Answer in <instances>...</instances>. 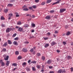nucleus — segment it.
Instances as JSON below:
<instances>
[{
    "mask_svg": "<svg viewBox=\"0 0 73 73\" xmlns=\"http://www.w3.org/2000/svg\"><path fill=\"white\" fill-rule=\"evenodd\" d=\"M8 44H12V42H11V40H8Z\"/></svg>",
    "mask_w": 73,
    "mask_h": 73,
    "instance_id": "dca6fc26",
    "label": "nucleus"
},
{
    "mask_svg": "<svg viewBox=\"0 0 73 73\" xmlns=\"http://www.w3.org/2000/svg\"><path fill=\"white\" fill-rule=\"evenodd\" d=\"M19 54V51H16L15 52V54L16 55H18Z\"/></svg>",
    "mask_w": 73,
    "mask_h": 73,
    "instance_id": "c85d7f7f",
    "label": "nucleus"
},
{
    "mask_svg": "<svg viewBox=\"0 0 73 73\" xmlns=\"http://www.w3.org/2000/svg\"><path fill=\"white\" fill-rule=\"evenodd\" d=\"M29 10V9H27V8H24V9H23V11H27Z\"/></svg>",
    "mask_w": 73,
    "mask_h": 73,
    "instance_id": "c756f323",
    "label": "nucleus"
},
{
    "mask_svg": "<svg viewBox=\"0 0 73 73\" xmlns=\"http://www.w3.org/2000/svg\"><path fill=\"white\" fill-rule=\"evenodd\" d=\"M25 44H29V42L28 41H26L25 42Z\"/></svg>",
    "mask_w": 73,
    "mask_h": 73,
    "instance_id": "4d7b16f0",
    "label": "nucleus"
},
{
    "mask_svg": "<svg viewBox=\"0 0 73 73\" xmlns=\"http://www.w3.org/2000/svg\"><path fill=\"white\" fill-rule=\"evenodd\" d=\"M46 19L47 20H49L50 19V17L49 16H48L46 17Z\"/></svg>",
    "mask_w": 73,
    "mask_h": 73,
    "instance_id": "1a4fd4ad",
    "label": "nucleus"
},
{
    "mask_svg": "<svg viewBox=\"0 0 73 73\" xmlns=\"http://www.w3.org/2000/svg\"><path fill=\"white\" fill-rule=\"evenodd\" d=\"M13 30H15V28H13V29H12V28H7L6 30V32L7 33H8L10 31H13Z\"/></svg>",
    "mask_w": 73,
    "mask_h": 73,
    "instance_id": "f257e3e1",
    "label": "nucleus"
},
{
    "mask_svg": "<svg viewBox=\"0 0 73 73\" xmlns=\"http://www.w3.org/2000/svg\"><path fill=\"white\" fill-rule=\"evenodd\" d=\"M65 11H66L65 9H60V13H62V12H64Z\"/></svg>",
    "mask_w": 73,
    "mask_h": 73,
    "instance_id": "20e7f679",
    "label": "nucleus"
},
{
    "mask_svg": "<svg viewBox=\"0 0 73 73\" xmlns=\"http://www.w3.org/2000/svg\"><path fill=\"white\" fill-rule=\"evenodd\" d=\"M9 58V56H7L6 58L4 59L5 60H8Z\"/></svg>",
    "mask_w": 73,
    "mask_h": 73,
    "instance_id": "4be33fe9",
    "label": "nucleus"
},
{
    "mask_svg": "<svg viewBox=\"0 0 73 73\" xmlns=\"http://www.w3.org/2000/svg\"><path fill=\"white\" fill-rule=\"evenodd\" d=\"M49 69H52V68H53V67L52 66H49Z\"/></svg>",
    "mask_w": 73,
    "mask_h": 73,
    "instance_id": "8fccbe9b",
    "label": "nucleus"
},
{
    "mask_svg": "<svg viewBox=\"0 0 73 73\" xmlns=\"http://www.w3.org/2000/svg\"><path fill=\"white\" fill-rule=\"evenodd\" d=\"M36 67L38 69H40L41 68V66L39 65H37Z\"/></svg>",
    "mask_w": 73,
    "mask_h": 73,
    "instance_id": "b1692460",
    "label": "nucleus"
},
{
    "mask_svg": "<svg viewBox=\"0 0 73 73\" xmlns=\"http://www.w3.org/2000/svg\"><path fill=\"white\" fill-rule=\"evenodd\" d=\"M70 32L69 31H68L66 35V36H69V35H70Z\"/></svg>",
    "mask_w": 73,
    "mask_h": 73,
    "instance_id": "a211bd4d",
    "label": "nucleus"
},
{
    "mask_svg": "<svg viewBox=\"0 0 73 73\" xmlns=\"http://www.w3.org/2000/svg\"><path fill=\"white\" fill-rule=\"evenodd\" d=\"M31 26L33 28H35V27H36V25H35V24L33 23H32L31 24Z\"/></svg>",
    "mask_w": 73,
    "mask_h": 73,
    "instance_id": "9d476101",
    "label": "nucleus"
},
{
    "mask_svg": "<svg viewBox=\"0 0 73 73\" xmlns=\"http://www.w3.org/2000/svg\"><path fill=\"white\" fill-rule=\"evenodd\" d=\"M13 43L14 44V45H18L17 42L16 41H14L13 42Z\"/></svg>",
    "mask_w": 73,
    "mask_h": 73,
    "instance_id": "2eb2a0df",
    "label": "nucleus"
},
{
    "mask_svg": "<svg viewBox=\"0 0 73 73\" xmlns=\"http://www.w3.org/2000/svg\"><path fill=\"white\" fill-rule=\"evenodd\" d=\"M1 26L2 27H5V25H4V24L2 23L1 25Z\"/></svg>",
    "mask_w": 73,
    "mask_h": 73,
    "instance_id": "13d9d810",
    "label": "nucleus"
},
{
    "mask_svg": "<svg viewBox=\"0 0 73 73\" xmlns=\"http://www.w3.org/2000/svg\"><path fill=\"white\" fill-rule=\"evenodd\" d=\"M7 6L8 7H12V6H13V5H12V4H9L7 5Z\"/></svg>",
    "mask_w": 73,
    "mask_h": 73,
    "instance_id": "393cba45",
    "label": "nucleus"
},
{
    "mask_svg": "<svg viewBox=\"0 0 73 73\" xmlns=\"http://www.w3.org/2000/svg\"><path fill=\"white\" fill-rule=\"evenodd\" d=\"M7 45L8 44H7V42H5L4 44H3V46H7Z\"/></svg>",
    "mask_w": 73,
    "mask_h": 73,
    "instance_id": "4468645a",
    "label": "nucleus"
},
{
    "mask_svg": "<svg viewBox=\"0 0 73 73\" xmlns=\"http://www.w3.org/2000/svg\"><path fill=\"white\" fill-rule=\"evenodd\" d=\"M32 7L33 8H34V9H36V8L37 7V6H36V5H34L32 6Z\"/></svg>",
    "mask_w": 73,
    "mask_h": 73,
    "instance_id": "a878e982",
    "label": "nucleus"
},
{
    "mask_svg": "<svg viewBox=\"0 0 73 73\" xmlns=\"http://www.w3.org/2000/svg\"><path fill=\"white\" fill-rule=\"evenodd\" d=\"M32 63H33V64H36V61H33L32 62Z\"/></svg>",
    "mask_w": 73,
    "mask_h": 73,
    "instance_id": "ea45409f",
    "label": "nucleus"
},
{
    "mask_svg": "<svg viewBox=\"0 0 73 73\" xmlns=\"http://www.w3.org/2000/svg\"><path fill=\"white\" fill-rule=\"evenodd\" d=\"M3 51H4V52H5V51H6V49L3 48Z\"/></svg>",
    "mask_w": 73,
    "mask_h": 73,
    "instance_id": "6e6d98bb",
    "label": "nucleus"
},
{
    "mask_svg": "<svg viewBox=\"0 0 73 73\" xmlns=\"http://www.w3.org/2000/svg\"><path fill=\"white\" fill-rule=\"evenodd\" d=\"M22 23L20 21H19L17 23V25H21Z\"/></svg>",
    "mask_w": 73,
    "mask_h": 73,
    "instance_id": "5701e85b",
    "label": "nucleus"
},
{
    "mask_svg": "<svg viewBox=\"0 0 73 73\" xmlns=\"http://www.w3.org/2000/svg\"><path fill=\"white\" fill-rule=\"evenodd\" d=\"M62 72V69H60L58 70V73H61Z\"/></svg>",
    "mask_w": 73,
    "mask_h": 73,
    "instance_id": "bb28decb",
    "label": "nucleus"
},
{
    "mask_svg": "<svg viewBox=\"0 0 73 73\" xmlns=\"http://www.w3.org/2000/svg\"><path fill=\"white\" fill-rule=\"evenodd\" d=\"M26 64H27V63L25 62H24L23 63V64H22V65L23 66H24V65H26Z\"/></svg>",
    "mask_w": 73,
    "mask_h": 73,
    "instance_id": "f704fd0d",
    "label": "nucleus"
},
{
    "mask_svg": "<svg viewBox=\"0 0 73 73\" xmlns=\"http://www.w3.org/2000/svg\"><path fill=\"white\" fill-rule=\"evenodd\" d=\"M47 34L48 36H50V33H48Z\"/></svg>",
    "mask_w": 73,
    "mask_h": 73,
    "instance_id": "864d4df0",
    "label": "nucleus"
},
{
    "mask_svg": "<svg viewBox=\"0 0 73 73\" xmlns=\"http://www.w3.org/2000/svg\"><path fill=\"white\" fill-rule=\"evenodd\" d=\"M17 35V34L16 33H15L13 34V37H15Z\"/></svg>",
    "mask_w": 73,
    "mask_h": 73,
    "instance_id": "72a5a7b5",
    "label": "nucleus"
},
{
    "mask_svg": "<svg viewBox=\"0 0 73 73\" xmlns=\"http://www.w3.org/2000/svg\"><path fill=\"white\" fill-rule=\"evenodd\" d=\"M8 11V9H6L4 10V12L5 13H7Z\"/></svg>",
    "mask_w": 73,
    "mask_h": 73,
    "instance_id": "f3484780",
    "label": "nucleus"
},
{
    "mask_svg": "<svg viewBox=\"0 0 73 73\" xmlns=\"http://www.w3.org/2000/svg\"><path fill=\"white\" fill-rule=\"evenodd\" d=\"M33 50H34V49H33V48H32L30 50V51L31 52H33Z\"/></svg>",
    "mask_w": 73,
    "mask_h": 73,
    "instance_id": "4c0bfd02",
    "label": "nucleus"
},
{
    "mask_svg": "<svg viewBox=\"0 0 73 73\" xmlns=\"http://www.w3.org/2000/svg\"><path fill=\"white\" fill-rule=\"evenodd\" d=\"M32 69L33 70V71H35V70H35V67H33L32 68Z\"/></svg>",
    "mask_w": 73,
    "mask_h": 73,
    "instance_id": "e433bc0d",
    "label": "nucleus"
},
{
    "mask_svg": "<svg viewBox=\"0 0 73 73\" xmlns=\"http://www.w3.org/2000/svg\"><path fill=\"white\" fill-rule=\"evenodd\" d=\"M49 73H54L53 71H50Z\"/></svg>",
    "mask_w": 73,
    "mask_h": 73,
    "instance_id": "774afa93",
    "label": "nucleus"
},
{
    "mask_svg": "<svg viewBox=\"0 0 73 73\" xmlns=\"http://www.w3.org/2000/svg\"><path fill=\"white\" fill-rule=\"evenodd\" d=\"M22 50L23 52H27L28 50L26 48H23V49Z\"/></svg>",
    "mask_w": 73,
    "mask_h": 73,
    "instance_id": "0eeeda50",
    "label": "nucleus"
},
{
    "mask_svg": "<svg viewBox=\"0 0 73 73\" xmlns=\"http://www.w3.org/2000/svg\"><path fill=\"white\" fill-rule=\"evenodd\" d=\"M45 4V2H42L41 3V5H44V4Z\"/></svg>",
    "mask_w": 73,
    "mask_h": 73,
    "instance_id": "2f4dec72",
    "label": "nucleus"
},
{
    "mask_svg": "<svg viewBox=\"0 0 73 73\" xmlns=\"http://www.w3.org/2000/svg\"><path fill=\"white\" fill-rule=\"evenodd\" d=\"M14 40H19V38L16 37L14 38Z\"/></svg>",
    "mask_w": 73,
    "mask_h": 73,
    "instance_id": "37998d69",
    "label": "nucleus"
},
{
    "mask_svg": "<svg viewBox=\"0 0 73 73\" xmlns=\"http://www.w3.org/2000/svg\"><path fill=\"white\" fill-rule=\"evenodd\" d=\"M24 27H25V28H28L29 27V25L27 24H25L24 26Z\"/></svg>",
    "mask_w": 73,
    "mask_h": 73,
    "instance_id": "6e6552de",
    "label": "nucleus"
},
{
    "mask_svg": "<svg viewBox=\"0 0 73 73\" xmlns=\"http://www.w3.org/2000/svg\"><path fill=\"white\" fill-rule=\"evenodd\" d=\"M61 0H59L57 2H55V3H54L52 4V5H54V4H58V3H60V1Z\"/></svg>",
    "mask_w": 73,
    "mask_h": 73,
    "instance_id": "423d86ee",
    "label": "nucleus"
},
{
    "mask_svg": "<svg viewBox=\"0 0 73 73\" xmlns=\"http://www.w3.org/2000/svg\"><path fill=\"white\" fill-rule=\"evenodd\" d=\"M26 70H27V71H30V69L28 68V67H27Z\"/></svg>",
    "mask_w": 73,
    "mask_h": 73,
    "instance_id": "473e14b6",
    "label": "nucleus"
},
{
    "mask_svg": "<svg viewBox=\"0 0 73 73\" xmlns=\"http://www.w3.org/2000/svg\"><path fill=\"white\" fill-rule=\"evenodd\" d=\"M23 28L21 27H19L18 30V31H20V32H21V31H23Z\"/></svg>",
    "mask_w": 73,
    "mask_h": 73,
    "instance_id": "39448f33",
    "label": "nucleus"
},
{
    "mask_svg": "<svg viewBox=\"0 0 73 73\" xmlns=\"http://www.w3.org/2000/svg\"><path fill=\"white\" fill-rule=\"evenodd\" d=\"M44 39L45 40H48V37L47 38H44Z\"/></svg>",
    "mask_w": 73,
    "mask_h": 73,
    "instance_id": "3c124183",
    "label": "nucleus"
},
{
    "mask_svg": "<svg viewBox=\"0 0 73 73\" xmlns=\"http://www.w3.org/2000/svg\"><path fill=\"white\" fill-rule=\"evenodd\" d=\"M32 18H35V15H32Z\"/></svg>",
    "mask_w": 73,
    "mask_h": 73,
    "instance_id": "5fc2aeb1",
    "label": "nucleus"
},
{
    "mask_svg": "<svg viewBox=\"0 0 73 73\" xmlns=\"http://www.w3.org/2000/svg\"><path fill=\"white\" fill-rule=\"evenodd\" d=\"M9 62H10L9 61H7L6 65H7V66H8L9 64Z\"/></svg>",
    "mask_w": 73,
    "mask_h": 73,
    "instance_id": "9b49d317",
    "label": "nucleus"
},
{
    "mask_svg": "<svg viewBox=\"0 0 73 73\" xmlns=\"http://www.w3.org/2000/svg\"><path fill=\"white\" fill-rule=\"evenodd\" d=\"M50 13H54V10H52V11H50Z\"/></svg>",
    "mask_w": 73,
    "mask_h": 73,
    "instance_id": "a19ab883",
    "label": "nucleus"
},
{
    "mask_svg": "<svg viewBox=\"0 0 73 73\" xmlns=\"http://www.w3.org/2000/svg\"><path fill=\"white\" fill-rule=\"evenodd\" d=\"M16 17H19V16H20V15H19L17 14V15H16Z\"/></svg>",
    "mask_w": 73,
    "mask_h": 73,
    "instance_id": "e2e57ef3",
    "label": "nucleus"
},
{
    "mask_svg": "<svg viewBox=\"0 0 73 73\" xmlns=\"http://www.w3.org/2000/svg\"><path fill=\"white\" fill-rule=\"evenodd\" d=\"M71 70L72 72H73V68H71Z\"/></svg>",
    "mask_w": 73,
    "mask_h": 73,
    "instance_id": "69168bd1",
    "label": "nucleus"
},
{
    "mask_svg": "<svg viewBox=\"0 0 73 73\" xmlns=\"http://www.w3.org/2000/svg\"><path fill=\"white\" fill-rule=\"evenodd\" d=\"M42 58L43 61H44L45 60V58L44 56H42Z\"/></svg>",
    "mask_w": 73,
    "mask_h": 73,
    "instance_id": "412c9836",
    "label": "nucleus"
},
{
    "mask_svg": "<svg viewBox=\"0 0 73 73\" xmlns=\"http://www.w3.org/2000/svg\"><path fill=\"white\" fill-rule=\"evenodd\" d=\"M52 60L51 59H49L48 60L47 62V63L48 64H50L52 63Z\"/></svg>",
    "mask_w": 73,
    "mask_h": 73,
    "instance_id": "7ed1b4c3",
    "label": "nucleus"
},
{
    "mask_svg": "<svg viewBox=\"0 0 73 73\" xmlns=\"http://www.w3.org/2000/svg\"><path fill=\"white\" fill-rule=\"evenodd\" d=\"M29 8L30 9H32V10H33V8L32 7H29Z\"/></svg>",
    "mask_w": 73,
    "mask_h": 73,
    "instance_id": "79ce46f5",
    "label": "nucleus"
},
{
    "mask_svg": "<svg viewBox=\"0 0 73 73\" xmlns=\"http://www.w3.org/2000/svg\"><path fill=\"white\" fill-rule=\"evenodd\" d=\"M56 28L58 30H60V29H61V27H57Z\"/></svg>",
    "mask_w": 73,
    "mask_h": 73,
    "instance_id": "c9c22d12",
    "label": "nucleus"
},
{
    "mask_svg": "<svg viewBox=\"0 0 73 73\" xmlns=\"http://www.w3.org/2000/svg\"><path fill=\"white\" fill-rule=\"evenodd\" d=\"M51 1L52 0H48L46 2V3H47V4H48V3H50Z\"/></svg>",
    "mask_w": 73,
    "mask_h": 73,
    "instance_id": "6ab92c4d",
    "label": "nucleus"
},
{
    "mask_svg": "<svg viewBox=\"0 0 73 73\" xmlns=\"http://www.w3.org/2000/svg\"><path fill=\"white\" fill-rule=\"evenodd\" d=\"M58 31H55L54 32V33H58Z\"/></svg>",
    "mask_w": 73,
    "mask_h": 73,
    "instance_id": "052dcab7",
    "label": "nucleus"
},
{
    "mask_svg": "<svg viewBox=\"0 0 73 73\" xmlns=\"http://www.w3.org/2000/svg\"><path fill=\"white\" fill-rule=\"evenodd\" d=\"M1 20H4V17H1Z\"/></svg>",
    "mask_w": 73,
    "mask_h": 73,
    "instance_id": "c03bdc74",
    "label": "nucleus"
},
{
    "mask_svg": "<svg viewBox=\"0 0 73 73\" xmlns=\"http://www.w3.org/2000/svg\"><path fill=\"white\" fill-rule=\"evenodd\" d=\"M49 46V44H45L44 47H45V48H46L47 47H48V46Z\"/></svg>",
    "mask_w": 73,
    "mask_h": 73,
    "instance_id": "ddd939ff",
    "label": "nucleus"
},
{
    "mask_svg": "<svg viewBox=\"0 0 73 73\" xmlns=\"http://www.w3.org/2000/svg\"><path fill=\"white\" fill-rule=\"evenodd\" d=\"M35 1L36 3H38L39 2V0H35Z\"/></svg>",
    "mask_w": 73,
    "mask_h": 73,
    "instance_id": "49530a36",
    "label": "nucleus"
},
{
    "mask_svg": "<svg viewBox=\"0 0 73 73\" xmlns=\"http://www.w3.org/2000/svg\"><path fill=\"white\" fill-rule=\"evenodd\" d=\"M36 52H35V51H33V54H35V53Z\"/></svg>",
    "mask_w": 73,
    "mask_h": 73,
    "instance_id": "338daca9",
    "label": "nucleus"
},
{
    "mask_svg": "<svg viewBox=\"0 0 73 73\" xmlns=\"http://www.w3.org/2000/svg\"><path fill=\"white\" fill-rule=\"evenodd\" d=\"M37 55L38 56H41V54L40 53H38L37 54Z\"/></svg>",
    "mask_w": 73,
    "mask_h": 73,
    "instance_id": "58836bf2",
    "label": "nucleus"
},
{
    "mask_svg": "<svg viewBox=\"0 0 73 73\" xmlns=\"http://www.w3.org/2000/svg\"><path fill=\"white\" fill-rule=\"evenodd\" d=\"M68 59H70V58H71V56H68Z\"/></svg>",
    "mask_w": 73,
    "mask_h": 73,
    "instance_id": "603ef678",
    "label": "nucleus"
},
{
    "mask_svg": "<svg viewBox=\"0 0 73 73\" xmlns=\"http://www.w3.org/2000/svg\"><path fill=\"white\" fill-rule=\"evenodd\" d=\"M56 42H53L52 43H51V45L53 46L54 45H56Z\"/></svg>",
    "mask_w": 73,
    "mask_h": 73,
    "instance_id": "aec40b11",
    "label": "nucleus"
},
{
    "mask_svg": "<svg viewBox=\"0 0 73 73\" xmlns=\"http://www.w3.org/2000/svg\"><path fill=\"white\" fill-rule=\"evenodd\" d=\"M65 28H66V29H67V28H68V25H66L65 26Z\"/></svg>",
    "mask_w": 73,
    "mask_h": 73,
    "instance_id": "09e8293b",
    "label": "nucleus"
},
{
    "mask_svg": "<svg viewBox=\"0 0 73 73\" xmlns=\"http://www.w3.org/2000/svg\"><path fill=\"white\" fill-rule=\"evenodd\" d=\"M63 44H64V45L66 44V42H63Z\"/></svg>",
    "mask_w": 73,
    "mask_h": 73,
    "instance_id": "a18cd8bd",
    "label": "nucleus"
},
{
    "mask_svg": "<svg viewBox=\"0 0 73 73\" xmlns=\"http://www.w3.org/2000/svg\"><path fill=\"white\" fill-rule=\"evenodd\" d=\"M35 38V36H32L29 38Z\"/></svg>",
    "mask_w": 73,
    "mask_h": 73,
    "instance_id": "680f3d73",
    "label": "nucleus"
},
{
    "mask_svg": "<svg viewBox=\"0 0 73 73\" xmlns=\"http://www.w3.org/2000/svg\"><path fill=\"white\" fill-rule=\"evenodd\" d=\"M31 60H29L28 61V63H30L31 62Z\"/></svg>",
    "mask_w": 73,
    "mask_h": 73,
    "instance_id": "0e129e2a",
    "label": "nucleus"
},
{
    "mask_svg": "<svg viewBox=\"0 0 73 73\" xmlns=\"http://www.w3.org/2000/svg\"><path fill=\"white\" fill-rule=\"evenodd\" d=\"M44 67H43L41 69V72H43L44 71Z\"/></svg>",
    "mask_w": 73,
    "mask_h": 73,
    "instance_id": "de8ad7c7",
    "label": "nucleus"
},
{
    "mask_svg": "<svg viewBox=\"0 0 73 73\" xmlns=\"http://www.w3.org/2000/svg\"><path fill=\"white\" fill-rule=\"evenodd\" d=\"M12 65H13V66H17V64H16V63H13L12 64Z\"/></svg>",
    "mask_w": 73,
    "mask_h": 73,
    "instance_id": "cd10ccee",
    "label": "nucleus"
},
{
    "mask_svg": "<svg viewBox=\"0 0 73 73\" xmlns=\"http://www.w3.org/2000/svg\"><path fill=\"white\" fill-rule=\"evenodd\" d=\"M9 17H11L13 16V14L12 13H10L9 14Z\"/></svg>",
    "mask_w": 73,
    "mask_h": 73,
    "instance_id": "7c9ffc66",
    "label": "nucleus"
},
{
    "mask_svg": "<svg viewBox=\"0 0 73 73\" xmlns=\"http://www.w3.org/2000/svg\"><path fill=\"white\" fill-rule=\"evenodd\" d=\"M0 63L1 64V65L2 66H5V63L3 61V60H0Z\"/></svg>",
    "mask_w": 73,
    "mask_h": 73,
    "instance_id": "f03ea898",
    "label": "nucleus"
},
{
    "mask_svg": "<svg viewBox=\"0 0 73 73\" xmlns=\"http://www.w3.org/2000/svg\"><path fill=\"white\" fill-rule=\"evenodd\" d=\"M22 56H19L18 57V60H21V59H22Z\"/></svg>",
    "mask_w": 73,
    "mask_h": 73,
    "instance_id": "f8f14e48",
    "label": "nucleus"
},
{
    "mask_svg": "<svg viewBox=\"0 0 73 73\" xmlns=\"http://www.w3.org/2000/svg\"><path fill=\"white\" fill-rule=\"evenodd\" d=\"M63 72H66V71L65 70H63L62 71V72L63 73Z\"/></svg>",
    "mask_w": 73,
    "mask_h": 73,
    "instance_id": "bf43d9fd",
    "label": "nucleus"
}]
</instances>
